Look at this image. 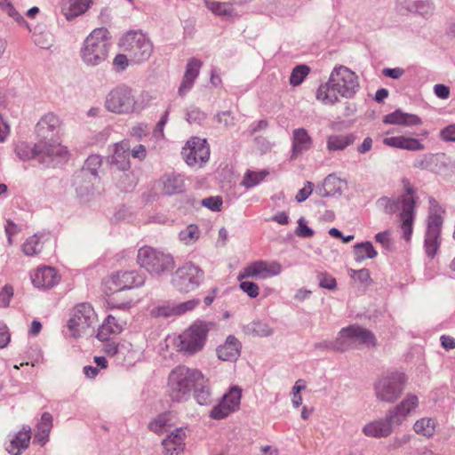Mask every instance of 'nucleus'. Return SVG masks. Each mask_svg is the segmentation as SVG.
Listing matches in <instances>:
<instances>
[{
    "instance_id": "nucleus-1",
    "label": "nucleus",
    "mask_w": 455,
    "mask_h": 455,
    "mask_svg": "<svg viewBox=\"0 0 455 455\" xmlns=\"http://www.w3.org/2000/svg\"><path fill=\"white\" fill-rule=\"evenodd\" d=\"M61 129L60 119L53 113L44 115L36 124V133L40 141L35 145V154H45L49 156L66 158V148L55 140Z\"/></svg>"
},
{
    "instance_id": "nucleus-2",
    "label": "nucleus",
    "mask_w": 455,
    "mask_h": 455,
    "mask_svg": "<svg viewBox=\"0 0 455 455\" xmlns=\"http://www.w3.org/2000/svg\"><path fill=\"white\" fill-rule=\"evenodd\" d=\"M207 380L196 369L177 366L169 374L168 393L173 401L187 400L194 388L203 386Z\"/></svg>"
},
{
    "instance_id": "nucleus-3",
    "label": "nucleus",
    "mask_w": 455,
    "mask_h": 455,
    "mask_svg": "<svg viewBox=\"0 0 455 455\" xmlns=\"http://www.w3.org/2000/svg\"><path fill=\"white\" fill-rule=\"evenodd\" d=\"M406 194L402 196L398 201H394L388 197H382L379 200V204L386 208L387 213H393L400 208L402 212L400 213L401 225L400 228L403 232V238L407 242L411 241L413 222L415 220V197L412 187L408 183L405 186Z\"/></svg>"
},
{
    "instance_id": "nucleus-4",
    "label": "nucleus",
    "mask_w": 455,
    "mask_h": 455,
    "mask_svg": "<svg viewBox=\"0 0 455 455\" xmlns=\"http://www.w3.org/2000/svg\"><path fill=\"white\" fill-rule=\"evenodd\" d=\"M209 331L210 323L196 321L173 339V347L185 355H194L204 349Z\"/></svg>"
},
{
    "instance_id": "nucleus-5",
    "label": "nucleus",
    "mask_w": 455,
    "mask_h": 455,
    "mask_svg": "<svg viewBox=\"0 0 455 455\" xmlns=\"http://www.w3.org/2000/svg\"><path fill=\"white\" fill-rule=\"evenodd\" d=\"M109 39V32L106 28L93 29L85 38L81 49L83 60L92 66L104 61L108 53Z\"/></svg>"
},
{
    "instance_id": "nucleus-6",
    "label": "nucleus",
    "mask_w": 455,
    "mask_h": 455,
    "mask_svg": "<svg viewBox=\"0 0 455 455\" xmlns=\"http://www.w3.org/2000/svg\"><path fill=\"white\" fill-rule=\"evenodd\" d=\"M106 108L113 113L127 115L142 108L135 100L132 90L126 85L116 86L106 98Z\"/></svg>"
},
{
    "instance_id": "nucleus-7",
    "label": "nucleus",
    "mask_w": 455,
    "mask_h": 455,
    "mask_svg": "<svg viewBox=\"0 0 455 455\" xmlns=\"http://www.w3.org/2000/svg\"><path fill=\"white\" fill-rule=\"evenodd\" d=\"M97 323V315L93 307L88 303H81L76 306L68 323L70 335L81 338L89 333Z\"/></svg>"
},
{
    "instance_id": "nucleus-8",
    "label": "nucleus",
    "mask_w": 455,
    "mask_h": 455,
    "mask_svg": "<svg viewBox=\"0 0 455 455\" xmlns=\"http://www.w3.org/2000/svg\"><path fill=\"white\" fill-rule=\"evenodd\" d=\"M375 344L376 339L371 331L358 325H351L341 329L332 347L338 351H345L357 345L373 347Z\"/></svg>"
},
{
    "instance_id": "nucleus-9",
    "label": "nucleus",
    "mask_w": 455,
    "mask_h": 455,
    "mask_svg": "<svg viewBox=\"0 0 455 455\" xmlns=\"http://www.w3.org/2000/svg\"><path fill=\"white\" fill-rule=\"evenodd\" d=\"M444 210L436 203L431 204L425 235V250L428 257L434 258L441 244V230Z\"/></svg>"
},
{
    "instance_id": "nucleus-10",
    "label": "nucleus",
    "mask_w": 455,
    "mask_h": 455,
    "mask_svg": "<svg viewBox=\"0 0 455 455\" xmlns=\"http://www.w3.org/2000/svg\"><path fill=\"white\" fill-rule=\"evenodd\" d=\"M121 46L129 53L131 60L135 63L148 60L153 52L151 42L140 32L126 33L121 39Z\"/></svg>"
},
{
    "instance_id": "nucleus-11",
    "label": "nucleus",
    "mask_w": 455,
    "mask_h": 455,
    "mask_svg": "<svg viewBox=\"0 0 455 455\" xmlns=\"http://www.w3.org/2000/svg\"><path fill=\"white\" fill-rule=\"evenodd\" d=\"M137 260L142 267L157 275L174 267L173 259L170 254L158 251L148 246L139 250Z\"/></svg>"
},
{
    "instance_id": "nucleus-12",
    "label": "nucleus",
    "mask_w": 455,
    "mask_h": 455,
    "mask_svg": "<svg viewBox=\"0 0 455 455\" xmlns=\"http://www.w3.org/2000/svg\"><path fill=\"white\" fill-rule=\"evenodd\" d=\"M406 379L402 372H390L381 376L375 384L377 397L387 403H393L402 394Z\"/></svg>"
},
{
    "instance_id": "nucleus-13",
    "label": "nucleus",
    "mask_w": 455,
    "mask_h": 455,
    "mask_svg": "<svg viewBox=\"0 0 455 455\" xmlns=\"http://www.w3.org/2000/svg\"><path fill=\"white\" fill-rule=\"evenodd\" d=\"M332 85L338 88L340 96L350 99L355 96L359 89L357 75L345 66H338L333 68L330 75Z\"/></svg>"
},
{
    "instance_id": "nucleus-14",
    "label": "nucleus",
    "mask_w": 455,
    "mask_h": 455,
    "mask_svg": "<svg viewBox=\"0 0 455 455\" xmlns=\"http://www.w3.org/2000/svg\"><path fill=\"white\" fill-rule=\"evenodd\" d=\"M203 278L204 271L199 267L188 262L176 270L172 277V283L179 291L188 293L196 289Z\"/></svg>"
},
{
    "instance_id": "nucleus-15",
    "label": "nucleus",
    "mask_w": 455,
    "mask_h": 455,
    "mask_svg": "<svg viewBox=\"0 0 455 455\" xmlns=\"http://www.w3.org/2000/svg\"><path fill=\"white\" fill-rule=\"evenodd\" d=\"M181 155L188 165L191 167H202L209 160L210 148L206 140L192 137L186 142L182 148Z\"/></svg>"
},
{
    "instance_id": "nucleus-16",
    "label": "nucleus",
    "mask_w": 455,
    "mask_h": 455,
    "mask_svg": "<svg viewBox=\"0 0 455 455\" xmlns=\"http://www.w3.org/2000/svg\"><path fill=\"white\" fill-rule=\"evenodd\" d=\"M143 283V277L136 271L116 272L104 281V291L109 295L126 289L139 287Z\"/></svg>"
},
{
    "instance_id": "nucleus-17",
    "label": "nucleus",
    "mask_w": 455,
    "mask_h": 455,
    "mask_svg": "<svg viewBox=\"0 0 455 455\" xmlns=\"http://www.w3.org/2000/svg\"><path fill=\"white\" fill-rule=\"evenodd\" d=\"M281 272L282 266L276 261L257 260L244 267L238 274L237 279H267L278 275Z\"/></svg>"
},
{
    "instance_id": "nucleus-18",
    "label": "nucleus",
    "mask_w": 455,
    "mask_h": 455,
    "mask_svg": "<svg viewBox=\"0 0 455 455\" xmlns=\"http://www.w3.org/2000/svg\"><path fill=\"white\" fill-rule=\"evenodd\" d=\"M30 280L35 288L47 291L60 283L61 275L55 267L43 265L30 272Z\"/></svg>"
},
{
    "instance_id": "nucleus-19",
    "label": "nucleus",
    "mask_w": 455,
    "mask_h": 455,
    "mask_svg": "<svg viewBox=\"0 0 455 455\" xmlns=\"http://www.w3.org/2000/svg\"><path fill=\"white\" fill-rule=\"evenodd\" d=\"M384 145L408 151H419L425 149V145L418 139L404 135L386 136L383 139Z\"/></svg>"
},
{
    "instance_id": "nucleus-20",
    "label": "nucleus",
    "mask_w": 455,
    "mask_h": 455,
    "mask_svg": "<svg viewBox=\"0 0 455 455\" xmlns=\"http://www.w3.org/2000/svg\"><path fill=\"white\" fill-rule=\"evenodd\" d=\"M204 5L214 15L222 20H233L238 15L232 2H220L218 0H204Z\"/></svg>"
},
{
    "instance_id": "nucleus-21",
    "label": "nucleus",
    "mask_w": 455,
    "mask_h": 455,
    "mask_svg": "<svg viewBox=\"0 0 455 455\" xmlns=\"http://www.w3.org/2000/svg\"><path fill=\"white\" fill-rule=\"evenodd\" d=\"M202 65V61L196 58H191L188 61L184 77L179 88L180 95H185L193 87Z\"/></svg>"
},
{
    "instance_id": "nucleus-22",
    "label": "nucleus",
    "mask_w": 455,
    "mask_h": 455,
    "mask_svg": "<svg viewBox=\"0 0 455 455\" xmlns=\"http://www.w3.org/2000/svg\"><path fill=\"white\" fill-rule=\"evenodd\" d=\"M364 435L371 438H386L393 433V427L387 418L367 423L363 427Z\"/></svg>"
},
{
    "instance_id": "nucleus-23",
    "label": "nucleus",
    "mask_w": 455,
    "mask_h": 455,
    "mask_svg": "<svg viewBox=\"0 0 455 455\" xmlns=\"http://www.w3.org/2000/svg\"><path fill=\"white\" fill-rule=\"evenodd\" d=\"M241 343L233 335H229L225 343L217 347V355L222 361H235L241 353Z\"/></svg>"
},
{
    "instance_id": "nucleus-24",
    "label": "nucleus",
    "mask_w": 455,
    "mask_h": 455,
    "mask_svg": "<svg viewBox=\"0 0 455 455\" xmlns=\"http://www.w3.org/2000/svg\"><path fill=\"white\" fill-rule=\"evenodd\" d=\"M313 140L304 128L295 129L292 132L291 158H297L300 154L312 148Z\"/></svg>"
},
{
    "instance_id": "nucleus-25",
    "label": "nucleus",
    "mask_w": 455,
    "mask_h": 455,
    "mask_svg": "<svg viewBox=\"0 0 455 455\" xmlns=\"http://www.w3.org/2000/svg\"><path fill=\"white\" fill-rule=\"evenodd\" d=\"M383 123L387 124L403 125V126H416L422 124L419 116L414 114L404 113L397 109L383 117Z\"/></svg>"
},
{
    "instance_id": "nucleus-26",
    "label": "nucleus",
    "mask_w": 455,
    "mask_h": 455,
    "mask_svg": "<svg viewBox=\"0 0 455 455\" xmlns=\"http://www.w3.org/2000/svg\"><path fill=\"white\" fill-rule=\"evenodd\" d=\"M185 431L177 428L163 441V446L166 455H179L184 449Z\"/></svg>"
},
{
    "instance_id": "nucleus-27",
    "label": "nucleus",
    "mask_w": 455,
    "mask_h": 455,
    "mask_svg": "<svg viewBox=\"0 0 455 455\" xmlns=\"http://www.w3.org/2000/svg\"><path fill=\"white\" fill-rule=\"evenodd\" d=\"M31 439V428L23 427L12 438L6 446V450L10 454L20 455L21 451L28 447Z\"/></svg>"
},
{
    "instance_id": "nucleus-28",
    "label": "nucleus",
    "mask_w": 455,
    "mask_h": 455,
    "mask_svg": "<svg viewBox=\"0 0 455 455\" xmlns=\"http://www.w3.org/2000/svg\"><path fill=\"white\" fill-rule=\"evenodd\" d=\"M130 146L126 141H122L115 146L111 156V163L119 170H127L130 167Z\"/></svg>"
},
{
    "instance_id": "nucleus-29",
    "label": "nucleus",
    "mask_w": 455,
    "mask_h": 455,
    "mask_svg": "<svg viewBox=\"0 0 455 455\" xmlns=\"http://www.w3.org/2000/svg\"><path fill=\"white\" fill-rule=\"evenodd\" d=\"M124 330L123 323L119 322L115 316L108 315L99 329L97 337L100 340H108L110 335L119 334Z\"/></svg>"
},
{
    "instance_id": "nucleus-30",
    "label": "nucleus",
    "mask_w": 455,
    "mask_h": 455,
    "mask_svg": "<svg viewBox=\"0 0 455 455\" xmlns=\"http://www.w3.org/2000/svg\"><path fill=\"white\" fill-rule=\"evenodd\" d=\"M92 0H65L61 10L67 20H71L84 13L89 8Z\"/></svg>"
},
{
    "instance_id": "nucleus-31",
    "label": "nucleus",
    "mask_w": 455,
    "mask_h": 455,
    "mask_svg": "<svg viewBox=\"0 0 455 455\" xmlns=\"http://www.w3.org/2000/svg\"><path fill=\"white\" fill-rule=\"evenodd\" d=\"M339 97H341L340 93L338 88L332 85L330 77L328 82L321 84L316 92V99L324 105H334L339 101Z\"/></svg>"
},
{
    "instance_id": "nucleus-32",
    "label": "nucleus",
    "mask_w": 455,
    "mask_h": 455,
    "mask_svg": "<svg viewBox=\"0 0 455 455\" xmlns=\"http://www.w3.org/2000/svg\"><path fill=\"white\" fill-rule=\"evenodd\" d=\"M355 140V137L352 133L347 134H332L327 137L326 147L331 151L344 150Z\"/></svg>"
},
{
    "instance_id": "nucleus-33",
    "label": "nucleus",
    "mask_w": 455,
    "mask_h": 455,
    "mask_svg": "<svg viewBox=\"0 0 455 455\" xmlns=\"http://www.w3.org/2000/svg\"><path fill=\"white\" fill-rule=\"evenodd\" d=\"M52 428V416L49 412L43 413L40 421L36 425L35 442H37L40 445H44L48 441Z\"/></svg>"
},
{
    "instance_id": "nucleus-34",
    "label": "nucleus",
    "mask_w": 455,
    "mask_h": 455,
    "mask_svg": "<svg viewBox=\"0 0 455 455\" xmlns=\"http://www.w3.org/2000/svg\"><path fill=\"white\" fill-rule=\"evenodd\" d=\"M183 179L179 174H168L163 178V190L166 195H173L182 191Z\"/></svg>"
},
{
    "instance_id": "nucleus-35",
    "label": "nucleus",
    "mask_w": 455,
    "mask_h": 455,
    "mask_svg": "<svg viewBox=\"0 0 455 455\" xmlns=\"http://www.w3.org/2000/svg\"><path fill=\"white\" fill-rule=\"evenodd\" d=\"M435 420L431 418H422L418 419L413 425L415 433L426 437L433 436L435 432Z\"/></svg>"
},
{
    "instance_id": "nucleus-36",
    "label": "nucleus",
    "mask_w": 455,
    "mask_h": 455,
    "mask_svg": "<svg viewBox=\"0 0 455 455\" xmlns=\"http://www.w3.org/2000/svg\"><path fill=\"white\" fill-rule=\"evenodd\" d=\"M354 252L356 261H363L367 259H373L378 254L371 242H364L355 244L354 247Z\"/></svg>"
},
{
    "instance_id": "nucleus-37",
    "label": "nucleus",
    "mask_w": 455,
    "mask_h": 455,
    "mask_svg": "<svg viewBox=\"0 0 455 455\" xmlns=\"http://www.w3.org/2000/svg\"><path fill=\"white\" fill-rule=\"evenodd\" d=\"M41 238L37 235L28 237L22 245V251L27 256H34L42 250Z\"/></svg>"
},
{
    "instance_id": "nucleus-38",
    "label": "nucleus",
    "mask_w": 455,
    "mask_h": 455,
    "mask_svg": "<svg viewBox=\"0 0 455 455\" xmlns=\"http://www.w3.org/2000/svg\"><path fill=\"white\" fill-rule=\"evenodd\" d=\"M0 8L20 25H24L28 28H29L28 23L16 11V9L14 8L13 4L11 3L10 0H0Z\"/></svg>"
},
{
    "instance_id": "nucleus-39",
    "label": "nucleus",
    "mask_w": 455,
    "mask_h": 455,
    "mask_svg": "<svg viewBox=\"0 0 455 455\" xmlns=\"http://www.w3.org/2000/svg\"><path fill=\"white\" fill-rule=\"evenodd\" d=\"M200 232L198 227L193 224L188 225L184 230L180 232V239L185 244H191L198 240Z\"/></svg>"
},
{
    "instance_id": "nucleus-40",
    "label": "nucleus",
    "mask_w": 455,
    "mask_h": 455,
    "mask_svg": "<svg viewBox=\"0 0 455 455\" xmlns=\"http://www.w3.org/2000/svg\"><path fill=\"white\" fill-rule=\"evenodd\" d=\"M267 174V172L265 171H248L243 177L242 184L247 188H252L262 181Z\"/></svg>"
},
{
    "instance_id": "nucleus-41",
    "label": "nucleus",
    "mask_w": 455,
    "mask_h": 455,
    "mask_svg": "<svg viewBox=\"0 0 455 455\" xmlns=\"http://www.w3.org/2000/svg\"><path fill=\"white\" fill-rule=\"evenodd\" d=\"M309 71V68L306 65H299L295 67L290 76L291 84L293 86L299 85L308 75Z\"/></svg>"
},
{
    "instance_id": "nucleus-42",
    "label": "nucleus",
    "mask_w": 455,
    "mask_h": 455,
    "mask_svg": "<svg viewBox=\"0 0 455 455\" xmlns=\"http://www.w3.org/2000/svg\"><path fill=\"white\" fill-rule=\"evenodd\" d=\"M406 413L400 408L399 405H396L393 409L389 410L386 418L388 421H390L391 426H400L403 421L407 419Z\"/></svg>"
},
{
    "instance_id": "nucleus-43",
    "label": "nucleus",
    "mask_w": 455,
    "mask_h": 455,
    "mask_svg": "<svg viewBox=\"0 0 455 455\" xmlns=\"http://www.w3.org/2000/svg\"><path fill=\"white\" fill-rule=\"evenodd\" d=\"M235 411L228 404L222 400L218 405L214 406L211 411V417L214 419H222Z\"/></svg>"
},
{
    "instance_id": "nucleus-44",
    "label": "nucleus",
    "mask_w": 455,
    "mask_h": 455,
    "mask_svg": "<svg viewBox=\"0 0 455 455\" xmlns=\"http://www.w3.org/2000/svg\"><path fill=\"white\" fill-rule=\"evenodd\" d=\"M230 408L236 411L240 405L241 390L237 387H233L226 394L223 399Z\"/></svg>"
},
{
    "instance_id": "nucleus-45",
    "label": "nucleus",
    "mask_w": 455,
    "mask_h": 455,
    "mask_svg": "<svg viewBox=\"0 0 455 455\" xmlns=\"http://www.w3.org/2000/svg\"><path fill=\"white\" fill-rule=\"evenodd\" d=\"M249 331L258 337H267L272 333L271 328L265 323L253 322L249 327Z\"/></svg>"
},
{
    "instance_id": "nucleus-46",
    "label": "nucleus",
    "mask_w": 455,
    "mask_h": 455,
    "mask_svg": "<svg viewBox=\"0 0 455 455\" xmlns=\"http://www.w3.org/2000/svg\"><path fill=\"white\" fill-rule=\"evenodd\" d=\"M170 421V414L164 413L156 417L149 424V429L156 434H161Z\"/></svg>"
},
{
    "instance_id": "nucleus-47",
    "label": "nucleus",
    "mask_w": 455,
    "mask_h": 455,
    "mask_svg": "<svg viewBox=\"0 0 455 455\" xmlns=\"http://www.w3.org/2000/svg\"><path fill=\"white\" fill-rule=\"evenodd\" d=\"M398 405L409 416L418 407L419 398L415 395H408Z\"/></svg>"
},
{
    "instance_id": "nucleus-48",
    "label": "nucleus",
    "mask_w": 455,
    "mask_h": 455,
    "mask_svg": "<svg viewBox=\"0 0 455 455\" xmlns=\"http://www.w3.org/2000/svg\"><path fill=\"white\" fill-rule=\"evenodd\" d=\"M100 157L99 156L92 155L86 159L83 171L84 172H89L92 175L96 176L97 170L100 167Z\"/></svg>"
},
{
    "instance_id": "nucleus-49",
    "label": "nucleus",
    "mask_w": 455,
    "mask_h": 455,
    "mask_svg": "<svg viewBox=\"0 0 455 455\" xmlns=\"http://www.w3.org/2000/svg\"><path fill=\"white\" fill-rule=\"evenodd\" d=\"M240 289L250 298H256L259 293V288L257 283L250 281H240Z\"/></svg>"
},
{
    "instance_id": "nucleus-50",
    "label": "nucleus",
    "mask_w": 455,
    "mask_h": 455,
    "mask_svg": "<svg viewBox=\"0 0 455 455\" xmlns=\"http://www.w3.org/2000/svg\"><path fill=\"white\" fill-rule=\"evenodd\" d=\"M193 391L196 393V398L199 404L204 405L210 402L211 394L209 388L206 387V382L203 386L194 388Z\"/></svg>"
},
{
    "instance_id": "nucleus-51",
    "label": "nucleus",
    "mask_w": 455,
    "mask_h": 455,
    "mask_svg": "<svg viewBox=\"0 0 455 455\" xmlns=\"http://www.w3.org/2000/svg\"><path fill=\"white\" fill-rule=\"evenodd\" d=\"M176 305H163L159 306L153 310V314L156 316H164V317H169L172 315H178V313L176 312Z\"/></svg>"
},
{
    "instance_id": "nucleus-52",
    "label": "nucleus",
    "mask_w": 455,
    "mask_h": 455,
    "mask_svg": "<svg viewBox=\"0 0 455 455\" xmlns=\"http://www.w3.org/2000/svg\"><path fill=\"white\" fill-rule=\"evenodd\" d=\"M13 296L12 286L6 284L0 291V307H5L9 305L11 299Z\"/></svg>"
},
{
    "instance_id": "nucleus-53",
    "label": "nucleus",
    "mask_w": 455,
    "mask_h": 455,
    "mask_svg": "<svg viewBox=\"0 0 455 455\" xmlns=\"http://www.w3.org/2000/svg\"><path fill=\"white\" fill-rule=\"evenodd\" d=\"M202 204L212 211L219 212L221 210L222 199L220 196H211L204 199Z\"/></svg>"
},
{
    "instance_id": "nucleus-54",
    "label": "nucleus",
    "mask_w": 455,
    "mask_h": 455,
    "mask_svg": "<svg viewBox=\"0 0 455 455\" xmlns=\"http://www.w3.org/2000/svg\"><path fill=\"white\" fill-rule=\"evenodd\" d=\"M199 299H190L176 305L178 315L193 310L199 305Z\"/></svg>"
},
{
    "instance_id": "nucleus-55",
    "label": "nucleus",
    "mask_w": 455,
    "mask_h": 455,
    "mask_svg": "<svg viewBox=\"0 0 455 455\" xmlns=\"http://www.w3.org/2000/svg\"><path fill=\"white\" fill-rule=\"evenodd\" d=\"M296 234L300 237H312L314 231L307 226L305 220L301 218L298 221Z\"/></svg>"
},
{
    "instance_id": "nucleus-56",
    "label": "nucleus",
    "mask_w": 455,
    "mask_h": 455,
    "mask_svg": "<svg viewBox=\"0 0 455 455\" xmlns=\"http://www.w3.org/2000/svg\"><path fill=\"white\" fill-rule=\"evenodd\" d=\"M351 276L363 283H368L371 282L370 271L366 268H362L360 270H352Z\"/></svg>"
},
{
    "instance_id": "nucleus-57",
    "label": "nucleus",
    "mask_w": 455,
    "mask_h": 455,
    "mask_svg": "<svg viewBox=\"0 0 455 455\" xmlns=\"http://www.w3.org/2000/svg\"><path fill=\"white\" fill-rule=\"evenodd\" d=\"M313 191V183L307 181L304 188L299 190L296 195V200L299 203L304 202L312 193Z\"/></svg>"
},
{
    "instance_id": "nucleus-58",
    "label": "nucleus",
    "mask_w": 455,
    "mask_h": 455,
    "mask_svg": "<svg viewBox=\"0 0 455 455\" xmlns=\"http://www.w3.org/2000/svg\"><path fill=\"white\" fill-rule=\"evenodd\" d=\"M440 137L444 141H455V124H450L441 130Z\"/></svg>"
},
{
    "instance_id": "nucleus-59",
    "label": "nucleus",
    "mask_w": 455,
    "mask_h": 455,
    "mask_svg": "<svg viewBox=\"0 0 455 455\" xmlns=\"http://www.w3.org/2000/svg\"><path fill=\"white\" fill-rule=\"evenodd\" d=\"M319 285L322 288L334 290L336 288V280L331 275L322 274L320 275Z\"/></svg>"
},
{
    "instance_id": "nucleus-60",
    "label": "nucleus",
    "mask_w": 455,
    "mask_h": 455,
    "mask_svg": "<svg viewBox=\"0 0 455 455\" xmlns=\"http://www.w3.org/2000/svg\"><path fill=\"white\" fill-rule=\"evenodd\" d=\"M391 231L386 230L384 232L378 233L375 235V240L377 243H380L385 248H389L391 245Z\"/></svg>"
},
{
    "instance_id": "nucleus-61",
    "label": "nucleus",
    "mask_w": 455,
    "mask_h": 455,
    "mask_svg": "<svg viewBox=\"0 0 455 455\" xmlns=\"http://www.w3.org/2000/svg\"><path fill=\"white\" fill-rule=\"evenodd\" d=\"M128 57L124 54H118L115 57L113 64L117 70H124L128 66Z\"/></svg>"
},
{
    "instance_id": "nucleus-62",
    "label": "nucleus",
    "mask_w": 455,
    "mask_h": 455,
    "mask_svg": "<svg viewBox=\"0 0 455 455\" xmlns=\"http://www.w3.org/2000/svg\"><path fill=\"white\" fill-rule=\"evenodd\" d=\"M434 92L438 98L443 100L448 99L450 96V89L444 84H435Z\"/></svg>"
},
{
    "instance_id": "nucleus-63",
    "label": "nucleus",
    "mask_w": 455,
    "mask_h": 455,
    "mask_svg": "<svg viewBox=\"0 0 455 455\" xmlns=\"http://www.w3.org/2000/svg\"><path fill=\"white\" fill-rule=\"evenodd\" d=\"M10 126L0 115V143L4 142L10 135Z\"/></svg>"
},
{
    "instance_id": "nucleus-64",
    "label": "nucleus",
    "mask_w": 455,
    "mask_h": 455,
    "mask_svg": "<svg viewBox=\"0 0 455 455\" xmlns=\"http://www.w3.org/2000/svg\"><path fill=\"white\" fill-rule=\"evenodd\" d=\"M383 75L394 79L400 78L404 71L401 68H384L382 71Z\"/></svg>"
}]
</instances>
